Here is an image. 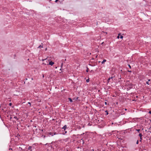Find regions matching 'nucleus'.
Instances as JSON below:
<instances>
[{
    "instance_id": "nucleus-1",
    "label": "nucleus",
    "mask_w": 151,
    "mask_h": 151,
    "mask_svg": "<svg viewBox=\"0 0 151 151\" xmlns=\"http://www.w3.org/2000/svg\"><path fill=\"white\" fill-rule=\"evenodd\" d=\"M142 134L141 133H139V136L140 137V140H139L140 142H141L142 141Z\"/></svg>"
},
{
    "instance_id": "nucleus-2",
    "label": "nucleus",
    "mask_w": 151,
    "mask_h": 151,
    "mask_svg": "<svg viewBox=\"0 0 151 151\" xmlns=\"http://www.w3.org/2000/svg\"><path fill=\"white\" fill-rule=\"evenodd\" d=\"M43 44L42 43H41V45H40L38 47V48H43Z\"/></svg>"
},
{
    "instance_id": "nucleus-3",
    "label": "nucleus",
    "mask_w": 151,
    "mask_h": 151,
    "mask_svg": "<svg viewBox=\"0 0 151 151\" xmlns=\"http://www.w3.org/2000/svg\"><path fill=\"white\" fill-rule=\"evenodd\" d=\"M54 64V63L52 62V61H50L49 62V65H53Z\"/></svg>"
},
{
    "instance_id": "nucleus-4",
    "label": "nucleus",
    "mask_w": 151,
    "mask_h": 151,
    "mask_svg": "<svg viewBox=\"0 0 151 151\" xmlns=\"http://www.w3.org/2000/svg\"><path fill=\"white\" fill-rule=\"evenodd\" d=\"M67 128V126L66 125H65L64 127L62 128V129H63L64 131L65 130V129Z\"/></svg>"
},
{
    "instance_id": "nucleus-5",
    "label": "nucleus",
    "mask_w": 151,
    "mask_h": 151,
    "mask_svg": "<svg viewBox=\"0 0 151 151\" xmlns=\"http://www.w3.org/2000/svg\"><path fill=\"white\" fill-rule=\"evenodd\" d=\"M55 133H54L53 134V133H52V132H50L49 133V134L50 135H51L52 136L53 135H55Z\"/></svg>"
},
{
    "instance_id": "nucleus-6",
    "label": "nucleus",
    "mask_w": 151,
    "mask_h": 151,
    "mask_svg": "<svg viewBox=\"0 0 151 151\" xmlns=\"http://www.w3.org/2000/svg\"><path fill=\"white\" fill-rule=\"evenodd\" d=\"M106 61V60L105 59H104L103 60L102 62L101 63L103 64Z\"/></svg>"
},
{
    "instance_id": "nucleus-7",
    "label": "nucleus",
    "mask_w": 151,
    "mask_h": 151,
    "mask_svg": "<svg viewBox=\"0 0 151 151\" xmlns=\"http://www.w3.org/2000/svg\"><path fill=\"white\" fill-rule=\"evenodd\" d=\"M68 99L70 101V102H72L73 101L72 99H71L70 98H68Z\"/></svg>"
},
{
    "instance_id": "nucleus-8",
    "label": "nucleus",
    "mask_w": 151,
    "mask_h": 151,
    "mask_svg": "<svg viewBox=\"0 0 151 151\" xmlns=\"http://www.w3.org/2000/svg\"><path fill=\"white\" fill-rule=\"evenodd\" d=\"M89 65H91L92 66H94L96 65L95 63H94L93 64H92V65H91V64H90Z\"/></svg>"
},
{
    "instance_id": "nucleus-9",
    "label": "nucleus",
    "mask_w": 151,
    "mask_h": 151,
    "mask_svg": "<svg viewBox=\"0 0 151 151\" xmlns=\"http://www.w3.org/2000/svg\"><path fill=\"white\" fill-rule=\"evenodd\" d=\"M14 118L15 119H17V120H18V119L17 118V117L16 116H15L14 117Z\"/></svg>"
},
{
    "instance_id": "nucleus-10",
    "label": "nucleus",
    "mask_w": 151,
    "mask_h": 151,
    "mask_svg": "<svg viewBox=\"0 0 151 151\" xmlns=\"http://www.w3.org/2000/svg\"><path fill=\"white\" fill-rule=\"evenodd\" d=\"M105 112L106 113V115H107L108 114H109V113L108 112V111L107 110H106L105 111Z\"/></svg>"
},
{
    "instance_id": "nucleus-11",
    "label": "nucleus",
    "mask_w": 151,
    "mask_h": 151,
    "mask_svg": "<svg viewBox=\"0 0 151 151\" xmlns=\"http://www.w3.org/2000/svg\"><path fill=\"white\" fill-rule=\"evenodd\" d=\"M32 148L31 146H29L28 148V150H30Z\"/></svg>"
},
{
    "instance_id": "nucleus-12",
    "label": "nucleus",
    "mask_w": 151,
    "mask_h": 151,
    "mask_svg": "<svg viewBox=\"0 0 151 151\" xmlns=\"http://www.w3.org/2000/svg\"><path fill=\"white\" fill-rule=\"evenodd\" d=\"M136 130L138 132H139V131H140V129H136Z\"/></svg>"
},
{
    "instance_id": "nucleus-13",
    "label": "nucleus",
    "mask_w": 151,
    "mask_h": 151,
    "mask_svg": "<svg viewBox=\"0 0 151 151\" xmlns=\"http://www.w3.org/2000/svg\"><path fill=\"white\" fill-rule=\"evenodd\" d=\"M120 35V34H118V35L117 36V38L118 39L119 38V35Z\"/></svg>"
},
{
    "instance_id": "nucleus-14",
    "label": "nucleus",
    "mask_w": 151,
    "mask_h": 151,
    "mask_svg": "<svg viewBox=\"0 0 151 151\" xmlns=\"http://www.w3.org/2000/svg\"><path fill=\"white\" fill-rule=\"evenodd\" d=\"M146 83L147 84L149 85L150 83H149V82L148 81L146 82Z\"/></svg>"
},
{
    "instance_id": "nucleus-15",
    "label": "nucleus",
    "mask_w": 151,
    "mask_h": 151,
    "mask_svg": "<svg viewBox=\"0 0 151 151\" xmlns=\"http://www.w3.org/2000/svg\"><path fill=\"white\" fill-rule=\"evenodd\" d=\"M89 79H87V80H86V82H89Z\"/></svg>"
},
{
    "instance_id": "nucleus-16",
    "label": "nucleus",
    "mask_w": 151,
    "mask_h": 151,
    "mask_svg": "<svg viewBox=\"0 0 151 151\" xmlns=\"http://www.w3.org/2000/svg\"><path fill=\"white\" fill-rule=\"evenodd\" d=\"M110 78H109L108 79V82H109L110 81Z\"/></svg>"
},
{
    "instance_id": "nucleus-17",
    "label": "nucleus",
    "mask_w": 151,
    "mask_h": 151,
    "mask_svg": "<svg viewBox=\"0 0 151 151\" xmlns=\"http://www.w3.org/2000/svg\"><path fill=\"white\" fill-rule=\"evenodd\" d=\"M87 69L86 70V72H88V69L87 67Z\"/></svg>"
},
{
    "instance_id": "nucleus-18",
    "label": "nucleus",
    "mask_w": 151,
    "mask_h": 151,
    "mask_svg": "<svg viewBox=\"0 0 151 151\" xmlns=\"http://www.w3.org/2000/svg\"><path fill=\"white\" fill-rule=\"evenodd\" d=\"M63 62H62L61 63V67L62 68V66L63 65Z\"/></svg>"
},
{
    "instance_id": "nucleus-19",
    "label": "nucleus",
    "mask_w": 151,
    "mask_h": 151,
    "mask_svg": "<svg viewBox=\"0 0 151 151\" xmlns=\"http://www.w3.org/2000/svg\"><path fill=\"white\" fill-rule=\"evenodd\" d=\"M139 143V141L138 140L137 141V142H136V144H138Z\"/></svg>"
},
{
    "instance_id": "nucleus-20",
    "label": "nucleus",
    "mask_w": 151,
    "mask_h": 151,
    "mask_svg": "<svg viewBox=\"0 0 151 151\" xmlns=\"http://www.w3.org/2000/svg\"><path fill=\"white\" fill-rule=\"evenodd\" d=\"M28 104H29V106H31V103H30V102H29L28 103Z\"/></svg>"
},
{
    "instance_id": "nucleus-21",
    "label": "nucleus",
    "mask_w": 151,
    "mask_h": 151,
    "mask_svg": "<svg viewBox=\"0 0 151 151\" xmlns=\"http://www.w3.org/2000/svg\"><path fill=\"white\" fill-rule=\"evenodd\" d=\"M123 38V36H121L120 37V38L121 39H122Z\"/></svg>"
},
{
    "instance_id": "nucleus-22",
    "label": "nucleus",
    "mask_w": 151,
    "mask_h": 151,
    "mask_svg": "<svg viewBox=\"0 0 151 151\" xmlns=\"http://www.w3.org/2000/svg\"><path fill=\"white\" fill-rule=\"evenodd\" d=\"M9 105L10 106H11L12 105V103H9Z\"/></svg>"
},
{
    "instance_id": "nucleus-23",
    "label": "nucleus",
    "mask_w": 151,
    "mask_h": 151,
    "mask_svg": "<svg viewBox=\"0 0 151 151\" xmlns=\"http://www.w3.org/2000/svg\"><path fill=\"white\" fill-rule=\"evenodd\" d=\"M113 77H113L112 76V77H110L109 78H110V79H112L113 78Z\"/></svg>"
},
{
    "instance_id": "nucleus-24",
    "label": "nucleus",
    "mask_w": 151,
    "mask_h": 151,
    "mask_svg": "<svg viewBox=\"0 0 151 151\" xmlns=\"http://www.w3.org/2000/svg\"><path fill=\"white\" fill-rule=\"evenodd\" d=\"M102 32H103V33H105L106 34H107V33L106 32H104V31H102Z\"/></svg>"
},
{
    "instance_id": "nucleus-25",
    "label": "nucleus",
    "mask_w": 151,
    "mask_h": 151,
    "mask_svg": "<svg viewBox=\"0 0 151 151\" xmlns=\"http://www.w3.org/2000/svg\"><path fill=\"white\" fill-rule=\"evenodd\" d=\"M128 66H129V68H131V66H130V65L129 64Z\"/></svg>"
},
{
    "instance_id": "nucleus-26",
    "label": "nucleus",
    "mask_w": 151,
    "mask_h": 151,
    "mask_svg": "<svg viewBox=\"0 0 151 151\" xmlns=\"http://www.w3.org/2000/svg\"><path fill=\"white\" fill-rule=\"evenodd\" d=\"M149 114H151V111H150L149 112Z\"/></svg>"
},
{
    "instance_id": "nucleus-27",
    "label": "nucleus",
    "mask_w": 151,
    "mask_h": 151,
    "mask_svg": "<svg viewBox=\"0 0 151 151\" xmlns=\"http://www.w3.org/2000/svg\"><path fill=\"white\" fill-rule=\"evenodd\" d=\"M128 72H131L132 71L131 70H128Z\"/></svg>"
},
{
    "instance_id": "nucleus-28",
    "label": "nucleus",
    "mask_w": 151,
    "mask_h": 151,
    "mask_svg": "<svg viewBox=\"0 0 151 151\" xmlns=\"http://www.w3.org/2000/svg\"><path fill=\"white\" fill-rule=\"evenodd\" d=\"M105 104H106V105H107V102H105Z\"/></svg>"
},
{
    "instance_id": "nucleus-29",
    "label": "nucleus",
    "mask_w": 151,
    "mask_h": 151,
    "mask_svg": "<svg viewBox=\"0 0 151 151\" xmlns=\"http://www.w3.org/2000/svg\"><path fill=\"white\" fill-rule=\"evenodd\" d=\"M58 1V0H56L55 1V2H57Z\"/></svg>"
},
{
    "instance_id": "nucleus-30",
    "label": "nucleus",
    "mask_w": 151,
    "mask_h": 151,
    "mask_svg": "<svg viewBox=\"0 0 151 151\" xmlns=\"http://www.w3.org/2000/svg\"><path fill=\"white\" fill-rule=\"evenodd\" d=\"M9 150H12V148H9Z\"/></svg>"
},
{
    "instance_id": "nucleus-31",
    "label": "nucleus",
    "mask_w": 151,
    "mask_h": 151,
    "mask_svg": "<svg viewBox=\"0 0 151 151\" xmlns=\"http://www.w3.org/2000/svg\"><path fill=\"white\" fill-rule=\"evenodd\" d=\"M150 81V79H149L148 80V81L149 82V81Z\"/></svg>"
},
{
    "instance_id": "nucleus-32",
    "label": "nucleus",
    "mask_w": 151,
    "mask_h": 151,
    "mask_svg": "<svg viewBox=\"0 0 151 151\" xmlns=\"http://www.w3.org/2000/svg\"><path fill=\"white\" fill-rule=\"evenodd\" d=\"M67 133V131H65V133Z\"/></svg>"
},
{
    "instance_id": "nucleus-33",
    "label": "nucleus",
    "mask_w": 151,
    "mask_h": 151,
    "mask_svg": "<svg viewBox=\"0 0 151 151\" xmlns=\"http://www.w3.org/2000/svg\"><path fill=\"white\" fill-rule=\"evenodd\" d=\"M44 77V75L43 74V77Z\"/></svg>"
},
{
    "instance_id": "nucleus-34",
    "label": "nucleus",
    "mask_w": 151,
    "mask_h": 151,
    "mask_svg": "<svg viewBox=\"0 0 151 151\" xmlns=\"http://www.w3.org/2000/svg\"><path fill=\"white\" fill-rule=\"evenodd\" d=\"M27 78H26V79H25V80H27Z\"/></svg>"
},
{
    "instance_id": "nucleus-35",
    "label": "nucleus",
    "mask_w": 151,
    "mask_h": 151,
    "mask_svg": "<svg viewBox=\"0 0 151 151\" xmlns=\"http://www.w3.org/2000/svg\"><path fill=\"white\" fill-rule=\"evenodd\" d=\"M96 24H97V25L98 24V22H97Z\"/></svg>"
},
{
    "instance_id": "nucleus-36",
    "label": "nucleus",
    "mask_w": 151,
    "mask_h": 151,
    "mask_svg": "<svg viewBox=\"0 0 151 151\" xmlns=\"http://www.w3.org/2000/svg\"><path fill=\"white\" fill-rule=\"evenodd\" d=\"M66 59H65V61H66Z\"/></svg>"
},
{
    "instance_id": "nucleus-37",
    "label": "nucleus",
    "mask_w": 151,
    "mask_h": 151,
    "mask_svg": "<svg viewBox=\"0 0 151 151\" xmlns=\"http://www.w3.org/2000/svg\"><path fill=\"white\" fill-rule=\"evenodd\" d=\"M32 80H33V78H32Z\"/></svg>"
},
{
    "instance_id": "nucleus-38",
    "label": "nucleus",
    "mask_w": 151,
    "mask_h": 151,
    "mask_svg": "<svg viewBox=\"0 0 151 151\" xmlns=\"http://www.w3.org/2000/svg\"><path fill=\"white\" fill-rule=\"evenodd\" d=\"M125 110H127V109H125Z\"/></svg>"
},
{
    "instance_id": "nucleus-39",
    "label": "nucleus",
    "mask_w": 151,
    "mask_h": 151,
    "mask_svg": "<svg viewBox=\"0 0 151 151\" xmlns=\"http://www.w3.org/2000/svg\"><path fill=\"white\" fill-rule=\"evenodd\" d=\"M14 56H15L16 55H14Z\"/></svg>"
},
{
    "instance_id": "nucleus-40",
    "label": "nucleus",
    "mask_w": 151,
    "mask_h": 151,
    "mask_svg": "<svg viewBox=\"0 0 151 151\" xmlns=\"http://www.w3.org/2000/svg\"><path fill=\"white\" fill-rule=\"evenodd\" d=\"M47 48H46L45 50H47Z\"/></svg>"
},
{
    "instance_id": "nucleus-41",
    "label": "nucleus",
    "mask_w": 151,
    "mask_h": 151,
    "mask_svg": "<svg viewBox=\"0 0 151 151\" xmlns=\"http://www.w3.org/2000/svg\"><path fill=\"white\" fill-rule=\"evenodd\" d=\"M12 119V117H10V119Z\"/></svg>"
},
{
    "instance_id": "nucleus-42",
    "label": "nucleus",
    "mask_w": 151,
    "mask_h": 151,
    "mask_svg": "<svg viewBox=\"0 0 151 151\" xmlns=\"http://www.w3.org/2000/svg\"><path fill=\"white\" fill-rule=\"evenodd\" d=\"M52 0H50V1H51Z\"/></svg>"
}]
</instances>
